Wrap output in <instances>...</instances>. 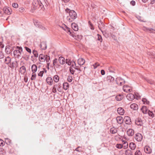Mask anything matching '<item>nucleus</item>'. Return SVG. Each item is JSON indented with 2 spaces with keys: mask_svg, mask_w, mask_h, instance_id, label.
<instances>
[{
  "mask_svg": "<svg viewBox=\"0 0 155 155\" xmlns=\"http://www.w3.org/2000/svg\"><path fill=\"white\" fill-rule=\"evenodd\" d=\"M16 50L14 51L13 54L15 57L16 58L19 59L22 57L24 59H25V55L27 57L28 59V58L29 55H28L26 54L25 55H22L21 52L23 51L22 48L21 47L17 46Z\"/></svg>",
  "mask_w": 155,
  "mask_h": 155,
  "instance_id": "obj_1",
  "label": "nucleus"
},
{
  "mask_svg": "<svg viewBox=\"0 0 155 155\" xmlns=\"http://www.w3.org/2000/svg\"><path fill=\"white\" fill-rule=\"evenodd\" d=\"M69 16L72 19H75L77 17L76 12L73 10H71L69 12Z\"/></svg>",
  "mask_w": 155,
  "mask_h": 155,
  "instance_id": "obj_2",
  "label": "nucleus"
},
{
  "mask_svg": "<svg viewBox=\"0 0 155 155\" xmlns=\"http://www.w3.org/2000/svg\"><path fill=\"white\" fill-rule=\"evenodd\" d=\"M124 91L126 92H130L132 90L131 87L129 86L124 85L123 87Z\"/></svg>",
  "mask_w": 155,
  "mask_h": 155,
  "instance_id": "obj_3",
  "label": "nucleus"
},
{
  "mask_svg": "<svg viewBox=\"0 0 155 155\" xmlns=\"http://www.w3.org/2000/svg\"><path fill=\"white\" fill-rule=\"evenodd\" d=\"M143 138L142 135L140 133H137L136 134L135 137V139L138 141H140Z\"/></svg>",
  "mask_w": 155,
  "mask_h": 155,
  "instance_id": "obj_4",
  "label": "nucleus"
},
{
  "mask_svg": "<svg viewBox=\"0 0 155 155\" xmlns=\"http://www.w3.org/2000/svg\"><path fill=\"white\" fill-rule=\"evenodd\" d=\"M124 121L127 124H131V120L130 118L127 116L124 117Z\"/></svg>",
  "mask_w": 155,
  "mask_h": 155,
  "instance_id": "obj_5",
  "label": "nucleus"
},
{
  "mask_svg": "<svg viewBox=\"0 0 155 155\" xmlns=\"http://www.w3.org/2000/svg\"><path fill=\"white\" fill-rule=\"evenodd\" d=\"M3 11L5 13L8 15L11 14L12 11L11 9L9 8H4Z\"/></svg>",
  "mask_w": 155,
  "mask_h": 155,
  "instance_id": "obj_6",
  "label": "nucleus"
},
{
  "mask_svg": "<svg viewBox=\"0 0 155 155\" xmlns=\"http://www.w3.org/2000/svg\"><path fill=\"white\" fill-rule=\"evenodd\" d=\"M126 97L127 99L130 101H132L135 98V96L134 94L131 93H129L127 94Z\"/></svg>",
  "mask_w": 155,
  "mask_h": 155,
  "instance_id": "obj_7",
  "label": "nucleus"
},
{
  "mask_svg": "<svg viewBox=\"0 0 155 155\" xmlns=\"http://www.w3.org/2000/svg\"><path fill=\"white\" fill-rule=\"evenodd\" d=\"M143 29L145 31L150 33H155V30L152 28H148L145 27H144L143 28Z\"/></svg>",
  "mask_w": 155,
  "mask_h": 155,
  "instance_id": "obj_8",
  "label": "nucleus"
},
{
  "mask_svg": "<svg viewBox=\"0 0 155 155\" xmlns=\"http://www.w3.org/2000/svg\"><path fill=\"white\" fill-rule=\"evenodd\" d=\"M135 123L136 124L139 126H142L143 124V121L140 118H137L135 120Z\"/></svg>",
  "mask_w": 155,
  "mask_h": 155,
  "instance_id": "obj_9",
  "label": "nucleus"
},
{
  "mask_svg": "<svg viewBox=\"0 0 155 155\" xmlns=\"http://www.w3.org/2000/svg\"><path fill=\"white\" fill-rule=\"evenodd\" d=\"M107 80L108 83H113L114 82V78L111 76H108L107 77Z\"/></svg>",
  "mask_w": 155,
  "mask_h": 155,
  "instance_id": "obj_10",
  "label": "nucleus"
},
{
  "mask_svg": "<svg viewBox=\"0 0 155 155\" xmlns=\"http://www.w3.org/2000/svg\"><path fill=\"white\" fill-rule=\"evenodd\" d=\"M144 150L146 153L150 154L152 152V150L150 147L148 146H146L144 148Z\"/></svg>",
  "mask_w": 155,
  "mask_h": 155,
  "instance_id": "obj_11",
  "label": "nucleus"
},
{
  "mask_svg": "<svg viewBox=\"0 0 155 155\" xmlns=\"http://www.w3.org/2000/svg\"><path fill=\"white\" fill-rule=\"evenodd\" d=\"M127 134L129 136H132L134 134V130L132 129H128L127 131Z\"/></svg>",
  "mask_w": 155,
  "mask_h": 155,
  "instance_id": "obj_12",
  "label": "nucleus"
},
{
  "mask_svg": "<svg viewBox=\"0 0 155 155\" xmlns=\"http://www.w3.org/2000/svg\"><path fill=\"white\" fill-rule=\"evenodd\" d=\"M40 46L41 49L42 50H45L47 48V45L45 42H41Z\"/></svg>",
  "mask_w": 155,
  "mask_h": 155,
  "instance_id": "obj_13",
  "label": "nucleus"
},
{
  "mask_svg": "<svg viewBox=\"0 0 155 155\" xmlns=\"http://www.w3.org/2000/svg\"><path fill=\"white\" fill-rule=\"evenodd\" d=\"M25 71L26 68L24 66H22L20 68L19 71L22 74L24 75Z\"/></svg>",
  "mask_w": 155,
  "mask_h": 155,
  "instance_id": "obj_14",
  "label": "nucleus"
},
{
  "mask_svg": "<svg viewBox=\"0 0 155 155\" xmlns=\"http://www.w3.org/2000/svg\"><path fill=\"white\" fill-rule=\"evenodd\" d=\"M118 113L120 115H123L124 113V109L122 107H119L117 109Z\"/></svg>",
  "mask_w": 155,
  "mask_h": 155,
  "instance_id": "obj_15",
  "label": "nucleus"
},
{
  "mask_svg": "<svg viewBox=\"0 0 155 155\" xmlns=\"http://www.w3.org/2000/svg\"><path fill=\"white\" fill-rule=\"evenodd\" d=\"M47 83L49 85H51L52 84L53 80L52 78L51 77H48L46 79Z\"/></svg>",
  "mask_w": 155,
  "mask_h": 155,
  "instance_id": "obj_16",
  "label": "nucleus"
},
{
  "mask_svg": "<svg viewBox=\"0 0 155 155\" xmlns=\"http://www.w3.org/2000/svg\"><path fill=\"white\" fill-rule=\"evenodd\" d=\"M116 120L119 124H122L123 122V119L121 116L117 117L116 118Z\"/></svg>",
  "mask_w": 155,
  "mask_h": 155,
  "instance_id": "obj_17",
  "label": "nucleus"
},
{
  "mask_svg": "<svg viewBox=\"0 0 155 155\" xmlns=\"http://www.w3.org/2000/svg\"><path fill=\"white\" fill-rule=\"evenodd\" d=\"M85 63V60L83 58H80L78 60V64L81 65H83Z\"/></svg>",
  "mask_w": 155,
  "mask_h": 155,
  "instance_id": "obj_18",
  "label": "nucleus"
},
{
  "mask_svg": "<svg viewBox=\"0 0 155 155\" xmlns=\"http://www.w3.org/2000/svg\"><path fill=\"white\" fill-rule=\"evenodd\" d=\"M71 27L75 31H77L78 30V25L75 23H73L71 24Z\"/></svg>",
  "mask_w": 155,
  "mask_h": 155,
  "instance_id": "obj_19",
  "label": "nucleus"
},
{
  "mask_svg": "<svg viewBox=\"0 0 155 155\" xmlns=\"http://www.w3.org/2000/svg\"><path fill=\"white\" fill-rule=\"evenodd\" d=\"M58 61L61 64H63L65 63V58L62 57H60L58 58Z\"/></svg>",
  "mask_w": 155,
  "mask_h": 155,
  "instance_id": "obj_20",
  "label": "nucleus"
},
{
  "mask_svg": "<svg viewBox=\"0 0 155 155\" xmlns=\"http://www.w3.org/2000/svg\"><path fill=\"white\" fill-rule=\"evenodd\" d=\"M130 108L134 110H136L138 109V106L136 104H133L130 106Z\"/></svg>",
  "mask_w": 155,
  "mask_h": 155,
  "instance_id": "obj_21",
  "label": "nucleus"
},
{
  "mask_svg": "<svg viewBox=\"0 0 155 155\" xmlns=\"http://www.w3.org/2000/svg\"><path fill=\"white\" fill-rule=\"evenodd\" d=\"M99 22L100 23H98V28H99V29L100 30H101V31L102 32L103 34L104 35V34L105 33V32H103L101 30V28H103L104 27V25L103 23H102L101 22V21H100Z\"/></svg>",
  "mask_w": 155,
  "mask_h": 155,
  "instance_id": "obj_22",
  "label": "nucleus"
},
{
  "mask_svg": "<svg viewBox=\"0 0 155 155\" xmlns=\"http://www.w3.org/2000/svg\"><path fill=\"white\" fill-rule=\"evenodd\" d=\"M124 96L123 94H119L116 96L115 97L117 101H120L123 98Z\"/></svg>",
  "mask_w": 155,
  "mask_h": 155,
  "instance_id": "obj_23",
  "label": "nucleus"
},
{
  "mask_svg": "<svg viewBox=\"0 0 155 155\" xmlns=\"http://www.w3.org/2000/svg\"><path fill=\"white\" fill-rule=\"evenodd\" d=\"M141 110L142 111V112L144 114L147 113L148 110H147V107L146 106H143L141 109Z\"/></svg>",
  "mask_w": 155,
  "mask_h": 155,
  "instance_id": "obj_24",
  "label": "nucleus"
},
{
  "mask_svg": "<svg viewBox=\"0 0 155 155\" xmlns=\"http://www.w3.org/2000/svg\"><path fill=\"white\" fill-rule=\"evenodd\" d=\"M34 23L36 26L39 28H41V24L38 21L35 20L34 21Z\"/></svg>",
  "mask_w": 155,
  "mask_h": 155,
  "instance_id": "obj_25",
  "label": "nucleus"
},
{
  "mask_svg": "<svg viewBox=\"0 0 155 155\" xmlns=\"http://www.w3.org/2000/svg\"><path fill=\"white\" fill-rule=\"evenodd\" d=\"M45 55H43L42 54H40L39 55V58L40 61H41L44 62L45 61V60H44V58Z\"/></svg>",
  "mask_w": 155,
  "mask_h": 155,
  "instance_id": "obj_26",
  "label": "nucleus"
},
{
  "mask_svg": "<svg viewBox=\"0 0 155 155\" xmlns=\"http://www.w3.org/2000/svg\"><path fill=\"white\" fill-rule=\"evenodd\" d=\"M130 148L132 150H134L135 149L136 146L135 144L133 142L130 143L129 144Z\"/></svg>",
  "mask_w": 155,
  "mask_h": 155,
  "instance_id": "obj_27",
  "label": "nucleus"
},
{
  "mask_svg": "<svg viewBox=\"0 0 155 155\" xmlns=\"http://www.w3.org/2000/svg\"><path fill=\"white\" fill-rule=\"evenodd\" d=\"M37 66L35 64H33L31 67L32 71L33 73H35L37 70Z\"/></svg>",
  "mask_w": 155,
  "mask_h": 155,
  "instance_id": "obj_28",
  "label": "nucleus"
},
{
  "mask_svg": "<svg viewBox=\"0 0 155 155\" xmlns=\"http://www.w3.org/2000/svg\"><path fill=\"white\" fill-rule=\"evenodd\" d=\"M123 147L124 149H126L128 147V143L127 141L125 140H122Z\"/></svg>",
  "mask_w": 155,
  "mask_h": 155,
  "instance_id": "obj_29",
  "label": "nucleus"
},
{
  "mask_svg": "<svg viewBox=\"0 0 155 155\" xmlns=\"http://www.w3.org/2000/svg\"><path fill=\"white\" fill-rule=\"evenodd\" d=\"M11 60V58L9 56L6 57L5 59V61L6 62V64H8L10 63Z\"/></svg>",
  "mask_w": 155,
  "mask_h": 155,
  "instance_id": "obj_30",
  "label": "nucleus"
},
{
  "mask_svg": "<svg viewBox=\"0 0 155 155\" xmlns=\"http://www.w3.org/2000/svg\"><path fill=\"white\" fill-rule=\"evenodd\" d=\"M63 86L64 89L65 90H67L69 87L68 84L67 82L64 83Z\"/></svg>",
  "mask_w": 155,
  "mask_h": 155,
  "instance_id": "obj_31",
  "label": "nucleus"
},
{
  "mask_svg": "<svg viewBox=\"0 0 155 155\" xmlns=\"http://www.w3.org/2000/svg\"><path fill=\"white\" fill-rule=\"evenodd\" d=\"M110 131L111 133L114 134L117 132V130L114 127L111 128L110 129Z\"/></svg>",
  "mask_w": 155,
  "mask_h": 155,
  "instance_id": "obj_32",
  "label": "nucleus"
},
{
  "mask_svg": "<svg viewBox=\"0 0 155 155\" xmlns=\"http://www.w3.org/2000/svg\"><path fill=\"white\" fill-rule=\"evenodd\" d=\"M125 154L126 155H132V151L129 149L126 150L125 151Z\"/></svg>",
  "mask_w": 155,
  "mask_h": 155,
  "instance_id": "obj_33",
  "label": "nucleus"
},
{
  "mask_svg": "<svg viewBox=\"0 0 155 155\" xmlns=\"http://www.w3.org/2000/svg\"><path fill=\"white\" fill-rule=\"evenodd\" d=\"M54 80L55 82H57L59 80L58 76L57 75H55L54 77Z\"/></svg>",
  "mask_w": 155,
  "mask_h": 155,
  "instance_id": "obj_34",
  "label": "nucleus"
},
{
  "mask_svg": "<svg viewBox=\"0 0 155 155\" xmlns=\"http://www.w3.org/2000/svg\"><path fill=\"white\" fill-rule=\"evenodd\" d=\"M58 85L57 84L54 85L52 89V91L54 93H56L57 92L56 88H57Z\"/></svg>",
  "mask_w": 155,
  "mask_h": 155,
  "instance_id": "obj_35",
  "label": "nucleus"
},
{
  "mask_svg": "<svg viewBox=\"0 0 155 155\" xmlns=\"http://www.w3.org/2000/svg\"><path fill=\"white\" fill-rule=\"evenodd\" d=\"M142 100L144 104H148L149 103V101L147 100L146 98H143Z\"/></svg>",
  "mask_w": 155,
  "mask_h": 155,
  "instance_id": "obj_36",
  "label": "nucleus"
},
{
  "mask_svg": "<svg viewBox=\"0 0 155 155\" xmlns=\"http://www.w3.org/2000/svg\"><path fill=\"white\" fill-rule=\"evenodd\" d=\"M63 29L65 31H66L68 32H70V33H71V32L70 31V30L69 28L68 27H67L66 25H65V28H63Z\"/></svg>",
  "mask_w": 155,
  "mask_h": 155,
  "instance_id": "obj_37",
  "label": "nucleus"
},
{
  "mask_svg": "<svg viewBox=\"0 0 155 155\" xmlns=\"http://www.w3.org/2000/svg\"><path fill=\"white\" fill-rule=\"evenodd\" d=\"M147 113L150 116L152 117H154V115L152 112L150 110H148Z\"/></svg>",
  "mask_w": 155,
  "mask_h": 155,
  "instance_id": "obj_38",
  "label": "nucleus"
},
{
  "mask_svg": "<svg viewBox=\"0 0 155 155\" xmlns=\"http://www.w3.org/2000/svg\"><path fill=\"white\" fill-rule=\"evenodd\" d=\"M32 52H33V53L34 54L35 57H38V52L34 50Z\"/></svg>",
  "mask_w": 155,
  "mask_h": 155,
  "instance_id": "obj_39",
  "label": "nucleus"
},
{
  "mask_svg": "<svg viewBox=\"0 0 155 155\" xmlns=\"http://www.w3.org/2000/svg\"><path fill=\"white\" fill-rule=\"evenodd\" d=\"M72 61H71L69 59H66V64H67L68 65H70L72 63Z\"/></svg>",
  "mask_w": 155,
  "mask_h": 155,
  "instance_id": "obj_40",
  "label": "nucleus"
},
{
  "mask_svg": "<svg viewBox=\"0 0 155 155\" xmlns=\"http://www.w3.org/2000/svg\"><path fill=\"white\" fill-rule=\"evenodd\" d=\"M36 74L35 73H32V76L31 78V80H33L35 79L36 78Z\"/></svg>",
  "mask_w": 155,
  "mask_h": 155,
  "instance_id": "obj_41",
  "label": "nucleus"
},
{
  "mask_svg": "<svg viewBox=\"0 0 155 155\" xmlns=\"http://www.w3.org/2000/svg\"><path fill=\"white\" fill-rule=\"evenodd\" d=\"M5 142L7 144H9L11 142V140L8 138H5Z\"/></svg>",
  "mask_w": 155,
  "mask_h": 155,
  "instance_id": "obj_42",
  "label": "nucleus"
},
{
  "mask_svg": "<svg viewBox=\"0 0 155 155\" xmlns=\"http://www.w3.org/2000/svg\"><path fill=\"white\" fill-rule=\"evenodd\" d=\"M137 19L139 21H140L143 22H146V21H144L143 18L142 17L138 16L137 17Z\"/></svg>",
  "mask_w": 155,
  "mask_h": 155,
  "instance_id": "obj_43",
  "label": "nucleus"
},
{
  "mask_svg": "<svg viewBox=\"0 0 155 155\" xmlns=\"http://www.w3.org/2000/svg\"><path fill=\"white\" fill-rule=\"evenodd\" d=\"M142 154L139 150H137L135 153V155H142Z\"/></svg>",
  "mask_w": 155,
  "mask_h": 155,
  "instance_id": "obj_44",
  "label": "nucleus"
},
{
  "mask_svg": "<svg viewBox=\"0 0 155 155\" xmlns=\"http://www.w3.org/2000/svg\"><path fill=\"white\" fill-rule=\"evenodd\" d=\"M71 65L70 67L72 68H74L76 66V64L74 61H72V63L71 64Z\"/></svg>",
  "mask_w": 155,
  "mask_h": 155,
  "instance_id": "obj_45",
  "label": "nucleus"
},
{
  "mask_svg": "<svg viewBox=\"0 0 155 155\" xmlns=\"http://www.w3.org/2000/svg\"><path fill=\"white\" fill-rule=\"evenodd\" d=\"M116 147L118 149H121L123 147V145L120 144H117L116 145Z\"/></svg>",
  "mask_w": 155,
  "mask_h": 155,
  "instance_id": "obj_46",
  "label": "nucleus"
},
{
  "mask_svg": "<svg viewBox=\"0 0 155 155\" xmlns=\"http://www.w3.org/2000/svg\"><path fill=\"white\" fill-rule=\"evenodd\" d=\"M67 19L68 21L70 22H72L73 20L74 19H72L71 18H70V16H67Z\"/></svg>",
  "mask_w": 155,
  "mask_h": 155,
  "instance_id": "obj_47",
  "label": "nucleus"
},
{
  "mask_svg": "<svg viewBox=\"0 0 155 155\" xmlns=\"http://www.w3.org/2000/svg\"><path fill=\"white\" fill-rule=\"evenodd\" d=\"M73 68H71L70 67V71L71 74H74V72H75Z\"/></svg>",
  "mask_w": 155,
  "mask_h": 155,
  "instance_id": "obj_48",
  "label": "nucleus"
},
{
  "mask_svg": "<svg viewBox=\"0 0 155 155\" xmlns=\"http://www.w3.org/2000/svg\"><path fill=\"white\" fill-rule=\"evenodd\" d=\"M146 81L147 82L150 84H153L154 83V81H152L151 80L147 79Z\"/></svg>",
  "mask_w": 155,
  "mask_h": 155,
  "instance_id": "obj_49",
  "label": "nucleus"
},
{
  "mask_svg": "<svg viewBox=\"0 0 155 155\" xmlns=\"http://www.w3.org/2000/svg\"><path fill=\"white\" fill-rule=\"evenodd\" d=\"M46 61L47 63H48L49 62L50 60V57L49 56H48L47 55H46Z\"/></svg>",
  "mask_w": 155,
  "mask_h": 155,
  "instance_id": "obj_50",
  "label": "nucleus"
},
{
  "mask_svg": "<svg viewBox=\"0 0 155 155\" xmlns=\"http://www.w3.org/2000/svg\"><path fill=\"white\" fill-rule=\"evenodd\" d=\"M25 48L26 51L28 52H29L30 54L31 53V50L30 49L26 47H25Z\"/></svg>",
  "mask_w": 155,
  "mask_h": 155,
  "instance_id": "obj_51",
  "label": "nucleus"
},
{
  "mask_svg": "<svg viewBox=\"0 0 155 155\" xmlns=\"http://www.w3.org/2000/svg\"><path fill=\"white\" fill-rule=\"evenodd\" d=\"M67 79L68 82H71L72 81L73 79L72 77V76H68Z\"/></svg>",
  "mask_w": 155,
  "mask_h": 155,
  "instance_id": "obj_52",
  "label": "nucleus"
},
{
  "mask_svg": "<svg viewBox=\"0 0 155 155\" xmlns=\"http://www.w3.org/2000/svg\"><path fill=\"white\" fill-rule=\"evenodd\" d=\"M44 72V71H40V72L38 74V75L39 76L42 77L43 76Z\"/></svg>",
  "mask_w": 155,
  "mask_h": 155,
  "instance_id": "obj_53",
  "label": "nucleus"
},
{
  "mask_svg": "<svg viewBox=\"0 0 155 155\" xmlns=\"http://www.w3.org/2000/svg\"><path fill=\"white\" fill-rule=\"evenodd\" d=\"M98 40L100 41L101 42L102 41V38L101 36L98 34Z\"/></svg>",
  "mask_w": 155,
  "mask_h": 155,
  "instance_id": "obj_54",
  "label": "nucleus"
},
{
  "mask_svg": "<svg viewBox=\"0 0 155 155\" xmlns=\"http://www.w3.org/2000/svg\"><path fill=\"white\" fill-rule=\"evenodd\" d=\"M4 145V142L2 140H0V146H3Z\"/></svg>",
  "mask_w": 155,
  "mask_h": 155,
  "instance_id": "obj_55",
  "label": "nucleus"
},
{
  "mask_svg": "<svg viewBox=\"0 0 155 155\" xmlns=\"http://www.w3.org/2000/svg\"><path fill=\"white\" fill-rule=\"evenodd\" d=\"M12 6L14 8H17L18 7V5L17 3H14L12 4Z\"/></svg>",
  "mask_w": 155,
  "mask_h": 155,
  "instance_id": "obj_56",
  "label": "nucleus"
},
{
  "mask_svg": "<svg viewBox=\"0 0 155 155\" xmlns=\"http://www.w3.org/2000/svg\"><path fill=\"white\" fill-rule=\"evenodd\" d=\"M4 57V54L2 51H0V58H3Z\"/></svg>",
  "mask_w": 155,
  "mask_h": 155,
  "instance_id": "obj_57",
  "label": "nucleus"
},
{
  "mask_svg": "<svg viewBox=\"0 0 155 155\" xmlns=\"http://www.w3.org/2000/svg\"><path fill=\"white\" fill-rule=\"evenodd\" d=\"M57 59L56 58L53 61V64L54 66H55L57 62Z\"/></svg>",
  "mask_w": 155,
  "mask_h": 155,
  "instance_id": "obj_58",
  "label": "nucleus"
},
{
  "mask_svg": "<svg viewBox=\"0 0 155 155\" xmlns=\"http://www.w3.org/2000/svg\"><path fill=\"white\" fill-rule=\"evenodd\" d=\"M15 63L13 62L10 64V67L12 68H13L15 67Z\"/></svg>",
  "mask_w": 155,
  "mask_h": 155,
  "instance_id": "obj_59",
  "label": "nucleus"
},
{
  "mask_svg": "<svg viewBox=\"0 0 155 155\" xmlns=\"http://www.w3.org/2000/svg\"><path fill=\"white\" fill-rule=\"evenodd\" d=\"M5 51V52L8 53H10L9 49L8 47H7V46L6 47Z\"/></svg>",
  "mask_w": 155,
  "mask_h": 155,
  "instance_id": "obj_60",
  "label": "nucleus"
},
{
  "mask_svg": "<svg viewBox=\"0 0 155 155\" xmlns=\"http://www.w3.org/2000/svg\"><path fill=\"white\" fill-rule=\"evenodd\" d=\"M57 90L59 92H61L62 89L60 85L58 86V87L57 88Z\"/></svg>",
  "mask_w": 155,
  "mask_h": 155,
  "instance_id": "obj_61",
  "label": "nucleus"
},
{
  "mask_svg": "<svg viewBox=\"0 0 155 155\" xmlns=\"http://www.w3.org/2000/svg\"><path fill=\"white\" fill-rule=\"evenodd\" d=\"M25 9L24 8L21 7L19 8V11L20 12H24V11Z\"/></svg>",
  "mask_w": 155,
  "mask_h": 155,
  "instance_id": "obj_62",
  "label": "nucleus"
},
{
  "mask_svg": "<svg viewBox=\"0 0 155 155\" xmlns=\"http://www.w3.org/2000/svg\"><path fill=\"white\" fill-rule=\"evenodd\" d=\"M99 65V64L98 63H96L94 64L93 66L94 67V68H97V66Z\"/></svg>",
  "mask_w": 155,
  "mask_h": 155,
  "instance_id": "obj_63",
  "label": "nucleus"
},
{
  "mask_svg": "<svg viewBox=\"0 0 155 155\" xmlns=\"http://www.w3.org/2000/svg\"><path fill=\"white\" fill-rule=\"evenodd\" d=\"M74 69H76L77 70L79 71H81V69L79 67V66H75Z\"/></svg>",
  "mask_w": 155,
  "mask_h": 155,
  "instance_id": "obj_64",
  "label": "nucleus"
}]
</instances>
